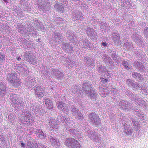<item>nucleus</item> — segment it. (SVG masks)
<instances>
[{
    "label": "nucleus",
    "instance_id": "obj_1",
    "mask_svg": "<svg viewBox=\"0 0 148 148\" xmlns=\"http://www.w3.org/2000/svg\"><path fill=\"white\" fill-rule=\"evenodd\" d=\"M83 91L92 100L97 99L98 95L96 91L93 89L92 86L90 83L87 81H84L83 82L82 86Z\"/></svg>",
    "mask_w": 148,
    "mask_h": 148
},
{
    "label": "nucleus",
    "instance_id": "obj_2",
    "mask_svg": "<svg viewBox=\"0 0 148 148\" xmlns=\"http://www.w3.org/2000/svg\"><path fill=\"white\" fill-rule=\"evenodd\" d=\"M10 99L12 100V105L17 110H18L24 108V103L22 99L18 95L12 94L11 95Z\"/></svg>",
    "mask_w": 148,
    "mask_h": 148
},
{
    "label": "nucleus",
    "instance_id": "obj_3",
    "mask_svg": "<svg viewBox=\"0 0 148 148\" xmlns=\"http://www.w3.org/2000/svg\"><path fill=\"white\" fill-rule=\"evenodd\" d=\"M120 95L115 94L113 97L114 101L116 106L119 105L120 107L123 110L128 111L131 109L132 106V104L127 101L123 100H120Z\"/></svg>",
    "mask_w": 148,
    "mask_h": 148
},
{
    "label": "nucleus",
    "instance_id": "obj_4",
    "mask_svg": "<svg viewBox=\"0 0 148 148\" xmlns=\"http://www.w3.org/2000/svg\"><path fill=\"white\" fill-rule=\"evenodd\" d=\"M6 79L11 85L15 87H18L21 85V82L17 78V75L15 73H8L7 75Z\"/></svg>",
    "mask_w": 148,
    "mask_h": 148
},
{
    "label": "nucleus",
    "instance_id": "obj_5",
    "mask_svg": "<svg viewBox=\"0 0 148 148\" xmlns=\"http://www.w3.org/2000/svg\"><path fill=\"white\" fill-rule=\"evenodd\" d=\"M64 145L69 148H80V144L75 139L72 138H67L64 143Z\"/></svg>",
    "mask_w": 148,
    "mask_h": 148
},
{
    "label": "nucleus",
    "instance_id": "obj_6",
    "mask_svg": "<svg viewBox=\"0 0 148 148\" xmlns=\"http://www.w3.org/2000/svg\"><path fill=\"white\" fill-rule=\"evenodd\" d=\"M122 118L121 122H122V125H124V126L123 132L125 135L126 136H131L132 135V128L127 123V119L125 117H122Z\"/></svg>",
    "mask_w": 148,
    "mask_h": 148
},
{
    "label": "nucleus",
    "instance_id": "obj_7",
    "mask_svg": "<svg viewBox=\"0 0 148 148\" xmlns=\"http://www.w3.org/2000/svg\"><path fill=\"white\" fill-rule=\"evenodd\" d=\"M25 57L28 62L32 64H36L37 61L36 58L33 53L29 51H27L25 54Z\"/></svg>",
    "mask_w": 148,
    "mask_h": 148
},
{
    "label": "nucleus",
    "instance_id": "obj_8",
    "mask_svg": "<svg viewBox=\"0 0 148 148\" xmlns=\"http://www.w3.org/2000/svg\"><path fill=\"white\" fill-rule=\"evenodd\" d=\"M29 112H26L24 113V115L21 117V119L22 123L29 125L33 123V120L31 116V114Z\"/></svg>",
    "mask_w": 148,
    "mask_h": 148
},
{
    "label": "nucleus",
    "instance_id": "obj_9",
    "mask_svg": "<svg viewBox=\"0 0 148 148\" xmlns=\"http://www.w3.org/2000/svg\"><path fill=\"white\" fill-rule=\"evenodd\" d=\"M89 116L90 123L96 125H98L101 123V120L99 116L95 114L91 113L89 114Z\"/></svg>",
    "mask_w": 148,
    "mask_h": 148
},
{
    "label": "nucleus",
    "instance_id": "obj_10",
    "mask_svg": "<svg viewBox=\"0 0 148 148\" xmlns=\"http://www.w3.org/2000/svg\"><path fill=\"white\" fill-rule=\"evenodd\" d=\"M73 21H80L83 19L82 13L77 10V8H73Z\"/></svg>",
    "mask_w": 148,
    "mask_h": 148
},
{
    "label": "nucleus",
    "instance_id": "obj_11",
    "mask_svg": "<svg viewBox=\"0 0 148 148\" xmlns=\"http://www.w3.org/2000/svg\"><path fill=\"white\" fill-rule=\"evenodd\" d=\"M35 94L36 97L39 98L43 97L45 92L44 88L40 85L37 86L34 89Z\"/></svg>",
    "mask_w": 148,
    "mask_h": 148
},
{
    "label": "nucleus",
    "instance_id": "obj_12",
    "mask_svg": "<svg viewBox=\"0 0 148 148\" xmlns=\"http://www.w3.org/2000/svg\"><path fill=\"white\" fill-rule=\"evenodd\" d=\"M58 109L65 113L67 114L69 112V106L62 101H59L57 104Z\"/></svg>",
    "mask_w": 148,
    "mask_h": 148
},
{
    "label": "nucleus",
    "instance_id": "obj_13",
    "mask_svg": "<svg viewBox=\"0 0 148 148\" xmlns=\"http://www.w3.org/2000/svg\"><path fill=\"white\" fill-rule=\"evenodd\" d=\"M126 82L127 85L134 90H138L140 87L137 82L133 80L127 79Z\"/></svg>",
    "mask_w": 148,
    "mask_h": 148
},
{
    "label": "nucleus",
    "instance_id": "obj_14",
    "mask_svg": "<svg viewBox=\"0 0 148 148\" xmlns=\"http://www.w3.org/2000/svg\"><path fill=\"white\" fill-rule=\"evenodd\" d=\"M84 29H85L88 35L90 37L91 39L94 40L97 38V34L96 33L93 29L89 27H87V28H85V25L84 26Z\"/></svg>",
    "mask_w": 148,
    "mask_h": 148
},
{
    "label": "nucleus",
    "instance_id": "obj_15",
    "mask_svg": "<svg viewBox=\"0 0 148 148\" xmlns=\"http://www.w3.org/2000/svg\"><path fill=\"white\" fill-rule=\"evenodd\" d=\"M137 32L134 33L132 36L133 39L137 44V45H140L142 42L143 38Z\"/></svg>",
    "mask_w": 148,
    "mask_h": 148
},
{
    "label": "nucleus",
    "instance_id": "obj_16",
    "mask_svg": "<svg viewBox=\"0 0 148 148\" xmlns=\"http://www.w3.org/2000/svg\"><path fill=\"white\" fill-rule=\"evenodd\" d=\"M39 3V8L43 11H48L50 9V6L47 0Z\"/></svg>",
    "mask_w": 148,
    "mask_h": 148
},
{
    "label": "nucleus",
    "instance_id": "obj_17",
    "mask_svg": "<svg viewBox=\"0 0 148 148\" xmlns=\"http://www.w3.org/2000/svg\"><path fill=\"white\" fill-rule=\"evenodd\" d=\"M134 65L140 72H143L145 71V69L144 66V64L140 62L135 60L134 62Z\"/></svg>",
    "mask_w": 148,
    "mask_h": 148
},
{
    "label": "nucleus",
    "instance_id": "obj_18",
    "mask_svg": "<svg viewBox=\"0 0 148 148\" xmlns=\"http://www.w3.org/2000/svg\"><path fill=\"white\" fill-rule=\"evenodd\" d=\"M49 126L52 130H56L58 129V124L56 119L51 118L49 120Z\"/></svg>",
    "mask_w": 148,
    "mask_h": 148
},
{
    "label": "nucleus",
    "instance_id": "obj_19",
    "mask_svg": "<svg viewBox=\"0 0 148 148\" xmlns=\"http://www.w3.org/2000/svg\"><path fill=\"white\" fill-rule=\"evenodd\" d=\"M21 10L27 12L31 10V7L29 5L27 2L24 0H21Z\"/></svg>",
    "mask_w": 148,
    "mask_h": 148
},
{
    "label": "nucleus",
    "instance_id": "obj_20",
    "mask_svg": "<svg viewBox=\"0 0 148 148\" xmlns=\"http://www.w3.org/2000/svg\"><path fill=\"white\" fill-rule=\"evenodd\" d=\"M51 71V73L55 75L58 79H61L64 77L63 74L58 69L52 68Z\"/></svg>",
    "mask_w": 148,
    "mask_h": 148
},
{
    "label": "nucleus",
    "instance_id": "obj_21",
    "mask_svg": "<svg viewBox=\"0 0 148 148\" xmlns=\"http://www.w3.org/2000/svg\"><path fill=\"white\" fill-rule=\"evenodd\" d=\"M75 34L71 30H68L67 31L66 34V36L67 37L69 40L72 42H76Z\"/></svg>",
    "mask_w": 148,
    "mask_h": 148
},
{
    "label": "nucleus",
    "instance_id": "obj_22",
    "mask_svg": "<svg viewBox=\"0 0 148 148\" xmlns=\"http://www.w3.org/2000/svg\"><path fill=\"white\" fill-rule=\"evenodd\" d=\"M58 117L59 120H60L63 123H65L66 124V125H69L70 123H73V121L71 120H70V119L69 118H66V116L60 114L58 115Z\"/></svg>",
    "mask_w": 148,
    "mask_h": 148
},
{
    "label": "nucleus",
    "instance_id": "obj_23",
    "mask_svg": "<svg viewBox=\"0 0 148 148\" xmlns=\"http://www.w3.org/2000/svg\"><path fill=\"white\" fill-rule=\"evenodd\" d=\"M49 138L51 144L54 147L57 148L60 145V143L56 137L51 136L49 137Z\"/></svg>",
    "mask_w": 148,
    "mask_h": 148
},
{
    "label": "nucleus",
    "instance_id": "obj_24",
    "mask_svg": "<svg viewBox=\"0 0 148 148\" xmlns=\"http://www.w3.org/2000/svg\"><path fill=\"white\" fill-rule=\"evenodd\" d=\"M132 75L134 79L139 82H141L144 79L141 74L136 72H132Z\"/></svg>",
    "mask_w": 148,
    "mask_h": 148
},
{
    "label": "nucleus",
    "instance_id": "obj_25",
    "mask_svg": "<svg viewBox=\"0 0 148 148\" xmlns=\"http://www.w3.org/2000/svg\"><path fill=\"white\" fill-rule=\"evenodd\" d=\"M38 146L34 140L33 139H31L27 142L26 147V148H37Z\"/></svg>",
    "mask_w": 148,
    "mask_h": 148
},
{
    "label": "nucleus",
    "instance_id": "obj_26",
    "mask_svg": "<svg viewBox=\"0 0 148 148\" xmlns=\"http://www.w3.org/2000/svg\"><path fill=\"white\" fill-rule=\"evenodd\" d=\"M6 85L2 81H0V96H3L6 93Z\"/></svg>",
    "mask_w": 148,
    "mask_h": 148
},
{
    "label": "nucleus",
    "instance_id": "obj_27",
    "mask_svg": "<svg viewBox=\"0 0 148 148\" xmlns=\"http://www.w3.org/2000/svg\"><path fill=\"white\" fill-rule=\"evenodd\" d=\"M54 40L57 42H59L63 38V36L60 34L55 31L53 35Z\"/></svg>",
    "mask_w": 148,
    "mask_h": 148
},
{
    "label": "nucleus",
    "instance_id": "obj_28",
    "mask_svg": "<svg viewBox=\"0 0 148 148\" xmlns=\"http://www.w3.org/2000/svg\"><path fill=\"white\" fill-rule=\"evenodd\" d=\"M26 81L27 86L29 87L34 86L36 83V81L33 78L28 77L26 79Z\"/></svg>",
    "mask_w": 148,
    "mask_h": 148
},
{
    "label": "nucleus",
    "instance_id": "obj_29",
    "mask_svg": "<svg viewBox=\"0 0 148 148\" xmlns=\"http://www.w3.org/2000/svg\"><path fill=\"white\" fill-rule=\"evenodd\" d=\"M63 49L66 52H70L72 51V48L70 44L63 43L62 45Z\"/></svg>",
    "mask_w": 148,
    "mask_h": 148
},
{
    "label": "nucleus",
    "instance_id": "obj_30",
    "mask_svg": "<svg viewBox=\"0 0 148 148\" xmlns=\"http://www.w3.org/2000/svg\"><path fill=\"white\" fill-rule=\"evenodd\" d=\"M84 61L86 62L88 66H93V64L95 63L93 59L88 57H85Z\"/></svg>",
    "mask_w": 148,
    "mask_h": 148
},
{
    "label": "nucleus",
    "instance_id": "obj_31",
    "mask_svg": "<svg viewBox=\"0 0 148 148\" xmlns=\"http://www.w3.org/2000/svg\"><path fill=\"white\" fill-rule=\"evenodd\" d=\"M122 64L124 69L128 70L129 69H132V63L130 62H128L124 60L123 61Z\"/></svg>",
    "mask_w": 148,
    "mask_h": 148
},
{
    "label": "nucleus",
    "instance_id": "obj_32",
    "mask_svg": "<svg viewBox=\"0 0 148 148\" xmlns=\"http://www.w3.org/2000/svg\"><path fill=\"white\" fill-rule=\"evenodd\" d=\"M64 4L62 2H59L58 3L56 4L54 6L55 9L57 11L63 12L64 8L62 4Z\"/></svg>",
    "mask_w": 148,
    "mask_h": 148
},
{
    "label": "nucleus",
    "instance_id": "obj_33",
    "mask_svg": "<svg viewBox=\"0 0 148 148\" xmlns=\"http://www.w3.org/2000/svg\"><path fill=\"white\" fill-rule=\"evenodd\" d=\"M66 125L68 127H66V130L72 134L75 133V131L77 130V129H75L74 126L73 127V124L72 123H70V124Z\"/></svg>",
    "mask_w": 148,
    "mask_h": 148
},
{
    "label": "nucleus",
    "instance_id": "obj_34",
    "mask_svg": "<svg viewBox=\"0 0 148 148\" xmlns=\"http://www.w3.org/2000/svg\"><path fill=\"white\" fill-rule=\"evenodd\" d=\"M98 133L96 132L94 130H89L87 131V134L88 137L90 138L91 140L93 139L94 136L96 134Z\"/></svg>",
    "mask_w": 148,
    "mask_h": 148
},
{
    "label": "nucleus",
    "instance_id": "obj_35",
    "mask_svg": "<svg viewBox=\"0 0 148 148\" xmlns=\"http://www.w3.org/2000/svg\"><path fill=\"white\" fill-rule=\"evenodd\" d=\"M37 136L40 139H45L46 138L47 136L41 130L38 129L37 130Z\"/></svg>",
    "mask_w": 148,
    "mask_h": 148
},
{
    "label": "nucleus",
    "instance_id": "obj_36",
    "mask_svg": "<svg viewBox=\"0 0 148 148\" xmlns=\"http://www.w3.org/2000/svg\"><path fill=\"white\" fill-rule=\"evenodd\" d=\"M121 5L122 7L127 8L130 7L131 6V3L128 0H121Z\"/></svg>",
    "mask_w": 148,
    "mask_h": 148
},
{
    "label": "nucleus",
    "instance_id": "obj_37",
    "mask_svg": "<svg viewBox=\"0 0 148 148\" xmlns=\"http://www.w3.org/2000/svg\"><path fill=\"white\" fill-rule=\"evenodd\" d=\"M45 102L46 106L49 108V109H51L53 105L52 101L49 98H46L45 100Z\"/></svg>",
    "mask_w": 148,
    "mask_h": 148
},
{
    "label": "nucleus",
    "instance_id": "obj_38",
    "mask_svg": "<svg viewBox=\"0 0 148 148\" xmlns=\"http://www.w3.org/2000/svg\"><path fill=\"white\" fill-rule=\"evenodd\" d=\"M130 119L134 125L136 126H138L139 124L137 117L135 116H131Z\"/></svg>",
    "mask_w": 148,
    "mask_h": 148
},
{
    "label": "nucleus",
    "instance_id": "obj_39",
    "mask_svg": "<svg viewBox=\"0 0 148 148\" xmlns=\"http://www.w3.org/2000/svg\"><path fill=\"white\" fill-rule=\"evenodd\" d=\"M93 138L92 140L97 143H100L102 139L101 136L98 133L95 135Z\"/></svg>",
    "mask_w": 148,
    "mask_h": 148
},
{
    "label": "nucleus",
    "instance_id": "obj_40",
    "mask_svg": "<svg viewBox=\"0 0 148 148\" xmlns=\"http://www.w3.org/2000/svg\"><path fill=\"white\" fill-rule=\"evenodd\" d=\"M71 110L72 114L74 116H77V113L79 112V110L73 106H71Z\"/></svg>",
    "mask_w": 148,
    "mask_h": 148
},
{
    "label": "nucleus",
    "instance_id": "obj_41",
    "mask_svg": "<svg viewBox=\"0 0 148 148\" xmlns=\"http://www.w3.org/2000/svg\"><path fill=\"white\" fill-rule=\"evenodd\" d=\"M124 47L129 51H131L133 48L132 44L128 41L125 43Z\"/></svg>",
    "mask_w": 148,
    "mask_h": 148
},
{
    "label": "nucleus",
    "instance_id": "obj_42",
    "mask_svg": "<svg viewBox=\"0 0 148 148\" xmlns=\"http://www.w3.org/2000/svg\"><path fill=\"white\" fill-rule=\"evenodd\" d=\"M81 42L82 46L85 49H87L89 47V42L88 40H84Z\"/></svg>",
    "mask_w": 148,
    "mask_h": 148
},
{
    "label": "nucleus",
    "instance_id": "obj_43",
    "mask_svg": "<svg viewBox=\"0 0 148 148\" xmlns=\"http://www.w3.org/2000/svg\"><path fill=\"white\" fill-rule=\"evenodd\" d=\"M134 102L137 103L138 105L141 106H144L146 103L145 101L144 100L141 99L139 98H138V97H137Z\"/></svg>",
    "mask_w": 148,
    "mask_h": 148
},
{
    "label": "nucleus",
    "instance_id": "obj_44",
    "mask_svg": "<svg viewBox=\"0 0 148 148\" xmlns=\"http://www.w3.org/2000/svg\"><path fill=\"white\" fill-rule=\"evenodd\" d=\"M27 104L30 107V108L34 112H36V110H38V109H36V106L33 104L32 101H28Z\"/></svg>",
    "mask_w": 148,
    "mask_h": 148
},
{
    "label": "nucleus",
    "instance_id": "obj_45",
    "mask_svg": "<svg viewBox=\"0 0 148 148\" xmlns=\"http://www.w3.org/2000/svg\"><path fill=\"white\" fill-rule=\"evenodd\" d=\"M48 71L45 70L44 71H42L43 79H47L50 78V74L48 73Z\"/></svg>",
    "mask_w": 148,
    "mask_h": 148
},
{
    "label": "nucleus",
    "instance_id": "obj_46",
    "mask_svg": "<svg viewBox=\"0 0 148 148\" xmlns=\"http://www.w3.org/2000/svg\"><path fill=\"white\" fill-rule=\"evenodd\" d=\"M115 32H114L112 34L113 39L115 42H119V40L120 37L119 35L116 34Z\"/></svg>",
    "mask_w": 148,
    "mask_h": 148
},
{
    "label": "nucleus",
    "instance_id": "obj_47",
    "mask_svg": "<svg viewBox=\"0 0 148 148\" xmlns=\"http://www.w3.org/2000/svg\"><path fill=\"white\" fill-rule=\"evenodd\" d=\"M21 64L22 65H21L18 64L17 66V69L22 73L26 66L23 64Z\"/></svg>",
    "mask_w": 148,
    "mask_h": 148
},
{
    "label": "nucleus",
    "instance_id": "obj_48",
    "mask_svg": "<svg viewBox=\"0 0 148 148\" xmlns=\"http://www.w3.org/2000/svg\"><path fill=\"white\" fill-rule=\"evenodd\" d=\"M136 116H137L138 118L141 120H144L145 119V116L143 112H141L139 113H137Z\"/></svg>",
    "mask_w": 148,
    "mask_h": 148
},
{
    "label": "nucleus",
    "instance_id": "obj_49",
    "mask_svg": "<svg viewBox=\"0 0 148 148\" xmlns=\"http://www.w3.org/2000/svg\"><path fill=\"white\" fill-rule=\"evenodd\" d=\"M6 57L4 53L0 52V63L3 62L5 59Z\"/></svg>",
    "mask_w": 148,
    "mask_h": 148
},
{
    "label": "nucleus",
    "instance_id": "obj_50",
    "mask_svg": "<svg viewBox=\"0 0 148 148\" xmlns=\"http://www.w3.org/2000/svg\"><path fill=\"white\" fill-rule=\"evenodd\" d=\"M136 95L135 94H134L133 93H132L130 95L129 97H130V98L131 99V100H132L133 101H134L136 99L137 97H139V95Z\"/></svg>",
    "mask_w": 148,
    "mask_h": 148
},
{
    "label": "nucleus",
    "instance_id": "obj_51",
    "mask_svg": "<svg viewBox=\"0 0 148 148\" xmlns=\"http://www.w3.org/2000/svg\"><path fill=\"white\" fill-rule=\"evenodd\" d=\"M75 117L77 119L82 120L83 119V116L82 114L79 112L78 113L77 116Z\"/></svg>",
    "mask_w": 148,
    "mask_h": 148
},
{
    "label": "nucleus",
    "instance_id": "obj_52",
    "mask_svg": "<svg viewBox=\"0 0 148 148\" xmlns=\"http://www.w3.org/2000/svg\"><path fill=\"white\" fill-rule=\"evenodd\" d=\"M100 27L101 29H102L104 30H106L108 28V26L107 23H103L102 24Z\"/></svg>",
    "mask_w": 148,
    "mask_h": 148
},
{
    "label": "nucleus",
    "instance_id": "obj_53",
    "mask_svg": "<svg viewBox=\"0 0 148 148\" xmlns=\"http://www.w3.org/2000/svg\"><path fill=\"white\" fill-rule=\"evenodd\" d=\"M132 112L134 113L135 114V115H136V114H137V113H139L141 111L140 110V109L138 107H136L134 108Z\"/></svg>",
    "mask_w": 148,
    "mask_h": 148
},
{
    "label": "nucleus",
    "instance_id": "obj_54",
    "mask_svg": "<svg viewBox=\"0 0 148 148\" xmlns=\"http://www.w3.org/2000/svg\"><path fill=\"white\" fill-rule=\"evenodd\" d=\"M144 34L146 39L148 40V27H146L144 29Z\"/></svg>",
    "mask_w": 148,
    "mask_h": 148
},
{
    "label": "nucleus",
    "instance_id": "obj_55",
    "mask_svg": "<svg viewBox=\"0 0 148 148\" xmlns=\"http://www.w3.org/2000/svg\"><path fill=\"white\" fill-rule=\"evenodd\" d=\"M75 138L76 139H79V138H81V134L79 135V132L77 130H77L76 131H75Z\"/></svg>",
    "mask_w": 148,
    "mask_h": 148
},
{
    "label": "nucleus",
    "instance_id": "obj_56",
    "mask_svg": "<svg viewBox=\"0 0 148 148\" xmlns=\"http://www.w3.org/2000/svg\"><path fill=\"white\" fill-rule=\"evenodd\" d=\"M112 58L114 60H116L117 58V56L116 53L113 52L111 54Z\"/></svg>",
    "mask_w": 148,
    "mask_h": 148
},
{
    "label": "nucleus",
    "instance_id": "obj_57",
    "mask_svg": "<svg viewBox=\"0 0 148 148\" xmlns=\"http://www.w3.org/2000/svg\"><path fill=\"white\" fill-rule=\"evenodd\" d=\"M124 92L125 94L128 96H130L132 93L130 90L127 88L125 89Z\"/></svg>",
    "mask_w": 148,
    "mask_h": 148
},
{
    "label": "nucleus",
    "instance_id": "obj_58",
    "mask_svg": "<svg viewBox=\"0 0 148 148\" xmlns=\"http://www.w3.org/2000/svg\"><path fill=\"white\" fill-rule=\"evenodd\" d=\"M76 93L77 94L76 95L78 97H80L83 95V93L82 91L80 90L78 91V90L77 91H76Z\"/></svg>",
    "mask_w": 148,
    "mask_h": 148
},
{
    "label": "nucleus",
    "instance_id": "obj_59",
    "mask_svg": "<svg viewBox=\"0 0 148 148\" xmlns=\"http://www.w3.org/2000/svg\"><path fill=\"white\" fill-rule=\"evenodd\" d=\"M103 69V67L101 66L100 67H99L98 68V71L99 73H100L101 72H102V71H103V72H105L106 73H107V71H104Z\"/></svg>",
    "mask_w": 148,
    "mask_h": 148
},
{
    "label": "nucleus",
    "instance_id": "obj_60",
    "mask_svg": "<svg viewBox=\"0 0 148 148\" xmlns=\"http://www.w3.org/2000/svg\"><path fill=\"white\" fill-rule=\"evenodd\" d=\"M27 71V69H25V68L23 71L22 73V74H23L25 76H26L28 75Z\"/></svg>",
    "mask_w": 148,
    "mask_h": 148
},
{
    "label": "nucleus",
    "instance_id": "obj_61",
    "mask_svg": "<svg viewBox=\"0 0 148 148\" xmlns=\"http://www.w3.org/2000/svg\"><path fill=\"white\" fill-rule=\"evenodd\" d=\"M98 148H107V147L105 144H101L99 145Z\"/></svg>",
    "mask_w": 148,
    "mask_h": 148
},
{
    "label": "nucleus",
    "instance_id": "obj_62",
    "mask_svg": "<svg viewBox=\"0 0 148 148\" xmlns=\"http://www.w3.org/2000/svg\"><path fill=\"white\" fill-rule=\"evenodd\" d=\"M15 12L16 13V14H17V15L21 17L20 13L21 11L18 9V10L17 9L15 11Z\"/></svg>",
    "mask_w": 148,
    "mask_h": 148
},
{
    "label": "nucleus",
    "instance_id": "obj_63",
    "mask_svg": "<svg viewBox=\"0 0 148 148\" xmlns=\"http://www.w3.org/2000/svg\"><path fill=\"white\" fill-rule=\"evenodd\" d=\"M37 148H48L47 146H45L42 144H40Z\"/></svg>",
    "mask_w": 148,
    "mask_h": 148
},
{
    "label": "nucleus",
    "instance_id": "obj_64",
    "mask_svg": "<svg viewBox=\"0 0 148 148\" xmlns=\"http://www.w3.org/2000/svg\"><path fill=\"white\" fill-rule=\"evenodd\" d=\"M141 92H142L146 93H148V91H147V90L145 87L143 88V87H142L141 88Z\"/></svg>",
    "mask_w": 148,
    "mask_h": 148
}]
</instances>
